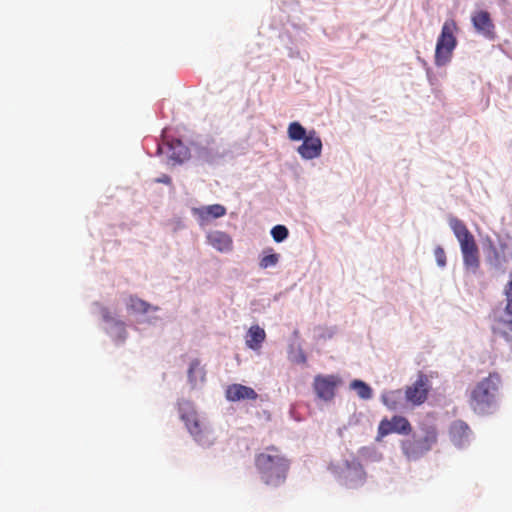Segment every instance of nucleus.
Returning <instances> with one entry per match:
<instances>
[{
  "instance_id": "1",
  "label": "nucleus",
  "mask_w": 512,
  "mask_h": 512,
  "mask_svg": "<svg viewBox=\"0 0 512 512\" xmlns=\"http://www.w3.org/2000/svg\"><path fill=\"white\" fill-rule=\"evenodd\" d=\"M255 466L261 480L266 485L276 487L285 482L290 463L278 448L270 446L256 455Z\"/></svg>"
},
{
  "instance_id": "2",
  "label": "nucleus",
  "mask_w": 512,
  "mask_h": 512,
  "mask_svg": "<svg viewBox=\"0 0 512 512\" xmlns=\"http://www.w3.org/2000/svg\"><path fill=\"white\" fill-rule=\"evenodd\" d=\"M501 385L498 373H490L480 380L470 391L469 405L478 414H487L497 403V396Z\"/></svg>"
},
{
  "instance_id": "3",
  "label": "nucleus",
  "mask_w": 512,
  "mask_h": 512,
  "mask_svg": "<svg viewBox=\"0 0 512 512\" xmlns=\"http://www.w3.org/2000/svg\"><path fill=\"white\" fill-rule=\"evenodd\" d=\"M449 226L459 241L465 269L475 274L480 267V255L473 234L464 222L456 217L449 218Z\"/></svg>"
},
{
  "instance_id": "4",
  "label": "nucleus",
  "mask_w": 512,
  "mask_h": 512,
  "mask_svg": "<svg viewBox=\"0 0 512 512\" xmlns=\"http://www.w3.org/2000/svg\"><path fill=\"white\" fill-rule=\"evenodd\" d=\"M422 435H413L411 438L401 441V450L409 460H417L437 443L438 432L435 426L424 425L421 427Z\"/></svg>"
},
{
  "instance_id": "5",
  "label": "nucleus",
  "mask_w": 512,
  "mask_h": 512,
  "mask_svg": "<svg viewBox=\"0 0 512 512\" xmlns=\"http://www.w3.org/2000/svg\"><path fill=\"white\" fill-rule=\"evenodd\" d=\"M180 419L185 423L187 430L194 440L202 445L209 446L213 443L211 430L200 419L198 413L190 402H182L179 404Z\"/></svg>"
},
{
  "instance_id": "6",
  "label": "nucleus",
  "mask_w": 512,
  "mask_h": 512,
  "mask_svg": "<svg viewBox=\"0 0 512 512\" xmlns=\"http://www.w3.org/2000/svg\"><path fill=\"white\" fill-rule=\"evenodd\" d=\"M456 30L457 25L454 20L450 19L444 22L435 49V64L437 66H444L450 61L453 50L457 45L454 36Z\"/></svg>"
},
{
  "instance_id": "7",
  "label": "nucleus",
  "mask_w": 512,
  "mask_h": 512,
  "mask_svg": "<svg viewBox=\"0 0 512 512\" xmlns=\"http://www.w3.org/2000/svg\"><path fill=\"white\" fill-rule=\"evenodd\" d=\"M412 431L411 423L407 418L400 415H394L391 419L383 418L377 429V441H381L384 437L396 433L400 435H409Z\"/></svg>"
},
{
  "instance_id": "8",
  "label": "nucleus",
  "mask_w": 512,
  "mask_h": 512,
  "mask_svg": "<svg viewBox=\"0 0 512 512\" xmlns=\"http://www.w3.org/2000/svg\"><path fill=\"white\" fill-rule=\"evenodd\" d=\"M430 389L428 376L420 372L415 382L405 388V400L413 406H419L427 400Z\"/></svg>"
},
{
  "instance_id": "9",
  "label": "nucleus",
  "mask_w": 512,
  "mask_h": 512,
  "mask_svg": "<svg viewBox=\"0 0 512 512\" xmlns=\"http://www.w3.org/2000/svg\"><path fill=\"white\" fill-rule=\"evenodd\" d=\"M341 384L337 375H316L313 380V389L318 398L323 401H331L335 397V391Z\"/></svg>"
},
{
  "instance_id": "10",
  "label": "nucleus",
  "mask_w": 512,
  "mask_h": 512,
  "mask_svg": "<svg viewBox=\"0 0 512 512\" xmlns=\"http://www.w3.org/2000/svg\"><path fill=\"white\" fill-rule=\"evenodd\" d=\"M471 22L475 31L488 40L496 38L495 24L488 11L478 10L471 15Z\"/></svg>"
},
{
  "instance_id": "11",
  "label": "nucleus",
  "mask_w": 512,
  "mask_h": 512,
  "mask_svg": "<svg viewBox=\"0 0 512 512\" xmlns=\"http://www.w3.org/2000/svg\"><path fill=\"white\" fill-rule=\"evenodd\" d=\"M158 151L165 155L173 164H180L189 157V149L179 139H173L160 145Z\"/></svg>"
},
{
  "instance_id": "12",
  "label": "nucleus",
  "mask_w": 512,
  "mask_h": 512,
  "mask_svg": "<svg viewBox=\"0 0 512 512\" xmlns=\"http://www.w3.org/2000/svg\"><path fill=\"white\" fill-rule=\"evenodd\" d=\"M298 154L306 160L318 158L322 152V141L315 130L308 132L303 143L297 148Z\"/></svg>"
},
{
  "instance_id": "13",
  "label": "nucleus",
  "mask_w": 512,
  "mask_h": 512,
  "mask_svg": "<svg viewBox=\"0 0 512 512\" xmlns=\"http://www.w3.org/2000/svg\"><path fill=\"white\" fill-rule=\"evenodd\" d=\"M207 242L221 253H227L233 249V240L229 234L223 231H211L207 234Z\"/></svg>"
},
{
  "instance_id": "14",
  "label": "nucleus",
  "mask_w": 512,
  "mask_h": 512,
  "mask_svg": "<svg viewBox=\"0 0 512 512\" xmlns=\"http://www.w3.org/2000/svg\"><path fill=\"white\" fill-rule=\"evenodd\" d=\"M226 398L229 401L236 402L240 400H256L258 394L251 387L242 384H231L227 387L225 392Z\"/></svg>"
},
{
  "instance_id": "15",
  "label": "nucleus",
  "mask_w": 512,
  "mask_h": 512,
  "mask_svg": "<svg viewBox=\"0 0 512 512\" xmlns=\"http://www.w3.org/2000/svg\"><path fill=\"white\" fill-rule=\"evenodd\" d=\"M402 390H391L382 394L381 400L383 404L391 411L403 410L405 401Z\"/></svg>"
},
{
  "instance_id": "16",
  "label": "nucleus",
  "mask_w": 512,
  "mask_h": 512,
  "mask_svg": "<svg viewBox=\"0 0 512 512\" xmlns=\"http://www.w3.org/2000/svg\"><path fill=\"white\" fill-rule=\"evenodd\" d=\"M470 434L469 426L463 421H455L450 427V436L453 443L457 446H463Z\"/></svg>"
},
{
  "instance_id": "17",
  "label": "nucleus",
  "mask_w": 512,
  "mask_h": 512,
  "mask_svg": "<svg viewBox=\"0 0 512 512\" xmlns=\"http://www.w3.org/2000/svg\"><path fill=\"white\" fill-rule=\"evenodd\" d=\"M266 339V333L259 325H253L247 332L245 343L252 350L260 349Z\"/></svg>"
},
{
  "instance_id": "18",
  "label": "nucleus",
  "mask_w": 512,
  "mask_h": 512,
  "mask_svg": "<svg viewBox=\"0 0 512 512\" xmlns=\"http://www.w3.org/2000/svg\"><path fill=\"white\" fill-rule=\"evenodd\" d=\"M193 211L202 220H209L210 218H220L226 214V208L220 204H213L201 208H195Z\"/></svg>"
},
{
  "instance_id": "19",
  "label": "nucleus",
  "mask_w": 512,
  "mask_h": 512,
  "mask_svg": "<svg viewBox=\"0 0 512 512\" xmlns=\"http://www.w3.org/2000/svg\"><path fill=\"white\" fill-rule=\"evenodd\" d=\"M492 331L495 335L504 338L508 342H512V320L498 318L494 321Z\"/></svg>"
},
{
  "instance_id": "20",
  "label": "nucleus",
  "mask_w": 512,
  "mask_h": 512,
  "mask_svg": "<svg viewBox=\"0 0 512 512\" xmlns=\"http://www.w3.org/2000/svg\"><path fill=\"white\" fill-rule=\"evenodd\" d=\"M188 378L192 384H196L198 381L203 382L205 380V371L203 367H201L198 359L191 361L188 369Z\"/></svg>"
},
{
  "instance_id": "21",
  "label": "nucleus",
  "mask_w": 512,
  "mask_h": 512,
  "mask_svg": "<svg viewBox=\"0 0 512 512\" xmlns=\"http://www.w3.org/2000/svg\"><path fill=\"white\" fill-rule=\"evenodd\" d=\"M350 388L356 391L361 399L368 400L372 397L373 391L371 387L362 380H353L350 383Z\"/></svg>"
},
{
  "instance_id": "22",
  "label": "nucleus",
  "mask_w": 512,
  "mask_h": 512,
  "mask_svg": "<svg viewBox=\"0 0 512 512\" xmlns=\"http://www.w3.org/2000/svg\"><path fill=\"white\" fill-rule=\"evenodd\" d=\"M288 137L292 141L304 140L307 137L306 129L299 122H292L288 126Z\"/></svg>"
},
{
  "instance_id": "23",
  "label": "nucleus",
  "mask_w": 512,
  "mask_h": 512,
  "mask_svg": "<svg viewBox=\"0 0 512 512\" xmlns=\"http://www.w3.org/2000/svg\"><path fill=\"white\" fill-rule=\"evenodd\" d=\"M128 306L133 311H135L137 313H142V314L147 313L151 308V305L148 302H146L136 296H131L129 298Z\"/></svg>"
},
{
  "instance_id": "24",
  "label": "nucleus",
  "mask_w": 512,
  "mask_h": 512,
  "mask_svg": "<svg viewBox=\"0 0 512 512\" xmlns=\"http://www.w3.org/2000/svg\"><path fill=\"white\" fill-rule=\"evenodd\" d=\"M270 253L263 256L261 259H260V262H259V266L262 268V269H266L268 267H272V266H275L278 261H279V254L277 253H272V249H269L268 250Z\"/></svg>"
},
{
  "instance_id": "25",
  "label": "nucleus",
  "mask_w": 512,
  "mask_h": 512,
  "mask_svg": "<svg viewBox=\"0 0 512 512\" xmlns=\"http://www.w3.org/2000/svg\"><path fill=\"white\" fill-rule=\"evenodd\" d=\"M271 235L276 242H282L284 241L288 235L289 231L286 226L284 225H276L271 229Z\"/></svg>"
},
{
  "instance_id": "26",
  "label": "nucleus",
  "mask_w": 512,
  "mask_h": 512,
  "mask_svg": "<svg viewBox=\"0 0 512 512\" xmlns=\"http://www.w3.org/2000/svg\"><path fill=\"white\" fill-rule=\"evenodd\" d=\"M505 296L507 300L505 311L507 314L512 315V274L510 275V279L505 287Z\"/></svg>"
},
{
  "instance_id": "27",
  "label": "nucleus",
  "mask_w": 512,
  "mask_h": 512,
  "mask_svg": "<svg viewBox=\"0 0 512 512\" xmlns=\"http://www.w3.org/2000/svg\"><path fill=\"white\" fill-rule=\"evenodd\" d=\"M434 256L438 266L444 267L446 265V254L441 246H437L434 250Z\"/></svg>"
},
{
  "instance_id": "28",
  "label": "nucleus",
  "mask_w": 512,
  "mask_h": 512,
  "mask_svg": "<svg viewBox=\"0 0 512 512\" xmlns=\"http://www.w3.org/2000/svg\"><path fill=\"white\" fill-rule=\"evenodd\" d=\"M154 181L156 183H163V184H166V185H170L171 182H172L170 176H168L166 174L162 175L159 178H156Z\"/></svg>"
},
{
  "instance_id": "29",
  "label": "nucleus",
  "mask_w": 512,
  "mask_h": 512,
  "mask_svg": "<svg viewBox=\"0 0 512 512\" xmlns=\"http://www.w3.org/2000/svg\"><path fill=\"white\" fill-rule=\"evenodd\" d=\"M296 361H297L298 363H302V364H305V363H306L307 358H306V355L304 354V352L300 351L299 355L297 356Z\"/></svg>"
}]
</instances>
